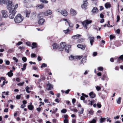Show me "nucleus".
Instances as JSON below:
<instances>
[{"label": "nucleus", "instance_id": "f257e3e1", "mask_svg": "<svg viewBox=\"0 0 123 123\" xmlns=\"http://www.w3.org/2000/svg\"><path fill=\"white\" fill-rule=\"evenodd\" d=\"M24 18L20 14H18L15 17L14 21L16 23H18L23 20Z\"/></svg>", "mask_w": 123, "mask_h": 123}, {"label": "nucleus", "instance_id": "f03ea898", "mask_svg": "<svg viewBox=\"0 0 123 123\" xmlns=\"http://www.w3.org/2000/svg\"><path fill=\"white\" fill-rule=\"evenodd\" d=\"M92 22V21L91 20H87L82 22V25L84 26L85 28L87 29L88 28L87 26L89 24L91 23Z\"/></svg>", "mask_w": 123, "mask_h": 123}, {"label": "nucleus", "instance_id": "7ed1b4c3", "mask_svg": "<svg viewBox=\"0 0 123 123\" xmlns=\"http://www.w3.org/2000/svg\"><path fill=\"white\" fill-rule=\"evenodd\" d=\"M83 57V56L82 55L73 56L71 55L69 57V59L70 60H71L75 59L80 60L81 58H82Z\"/></svg>", "mask_w": 123, "mask_h": 123}, {"label": "nucleus", "instance_id": "20e7f679", "mask_svg": "<svg viewBox=\"0 0 123 123\" xmlns=\"http://www.w3.org/2000/svg\"><path fill=\"white\" fill-rule=\"evenodd\" d=\"M16 12V10H12L11 12L10 13V14L9 16V18L11 19H13Z\"/></svg>", "mask_w": 123, "mask_h": 123}, {"label": "nucleus", "instance_id": "39448f33", "mask_svg": "<svg viewBox=\"0 0 123 123\" xmlns=\"http://www.w3.org/2000/svg\"><path fill=\"white\" fill-rule=\"evenodd\" d=\"M2 17L4 18H7L8 17V12L6 10H3L1 11Z\"/></svg>", "mask_w": 123, "mask_h": 123}, {"label": "nucleus", "instance_id": "423d86ee", "mask_svg": "<svg viewBox=\"0 0 123 123\" xmlns=\"http://www.w3.org/2000/svg\"><path fill=\"white\" fill-rule=\"evenodd\" d=\"M66 45V44L65 42H62L60 44V47L59 48V50L60 51H63V50L64 48H65Z\"/></svg>", "mask_w": 123, "mask_h": 123}, {"label": "nucleus", "instance_id": "0eeeda50", "mask_svg": "<svg viewBox=\"0 0 123 123\" xmlns=\"http://www.w3.org/2000/svg\"><path fill=\"white\" fill-rule=\"evenodd\" d=\"M88 38L90 40V43L91 46L93 45L92 43L94 42V37H92L91 35H88Z\"/></svg>", "mask_w": 123, "mask_h": 123}, {"label": "nucleus", "instance_id": "6e6552de", "mask_svg": "<svg viewBox=\"0 0 123 123\" xmlns=\"http://www.w3.org/2000/svg\"><path fill=\"white\" fill-rule=\"evenodd\" d=\"M70 14L72 16H75L77 13L76 11L74 10L71 8L70 10Z\"/></svg>", "mask_w": 123, "mask_h": 123}, {"label": "nucleus", "instance_id": "1a4fd4ad", "mask_svg": "<svg viewBox=\"0 0 123 123\" xmlns=\"http://www.w3.org/2000/svg\"><path fill=\"white\" fill-rule=\"evenodd\" d=\"M45 12V16H48L49 15H50L52 13V12L51 10L49 9L46 10Z\"/></svg>", "mask_w": 123, "mask_h": 123}, {"label": "nucleus", "instance_id": "9d476101", "mask_svg": "<svg viewBox=\"0 0 123 123\" xmlns=\"http://www.w3.org/2000/svg\"><path fill=\"white\" fill-rule=\"evenodd\" d=\"M61 14L64 16H66L68 14V12H67L65 10H62L60 12Z\"/></svg>", "mask_w": 123, "mask_h": 123}, {"label": "nucleus", "instance_id": "9b49d317", "mask_svg": "<svg viewBox=\"0 0 123 123\" xmlns=\"http://www.w3.org/2000/svg\"><path fill=\"white\" fill-rule=\"evenodd\" d=\"M77 47L78 48H80L82 50H84L85 49V48L86 47V45L85 44L82 45L79 44L77 45Z\"/></svg>", "mask_w": 123, "mask_h": 123}, {"label": "nucleus", "instance_id": "f8f14e48", "mask_svg": "<svg viewBox=\"0 0 123 123\" xmlns=\"http://www.w3.org/2000/svg\"><path fill=\"white\" fill-rule=\"evenodd\" d=\"M7 8L9 10V13H11L12 10H13L12 7L14 6L13 5H7Z\"/></svg>", "mask_w": 123, "mask_h": 123}, {"label": "nucleus", "instance_id": "ddd939ff", "mask_svg": "<svg viewBox=\"0 0 123 123\" xmlns=\"http://www.w3.org/2000/svg\"><path fill=\"white\" fill-rule=\"evenodd\" d=\"M45 20L43 18H40L38 20V23L39 25H42L45 22Z\"/></svg>", "mask_w": 123, "mask_h": 123}, {"label": "nucleus", "instance_id": "4468645a", "mask_svg": "<svg viewBox=\"0 0 123 123\" xmlns=\"http://www.w3.org/2000/svg\"><path fill=\"white\" fill-rule=\"evenodd\" d=\"M70 47L71 46L70 45H66L64 48L65 51L67 53H68L70 49Z\"/></svg>", "mask_w": 123, "mask_h": 123}, {"label": "nucleus", "instance_id": "2eb2a0df", "mask_svg": "<svg viewBox=\"0 0 123 123\" xmlns=\"http://www.w3.org/2000/svg\"><path fill=\"white\" fill-rule=\"evenodd\" d=\"M25 12L26 13V17L28 18L29 17L31 13L30 11L26 10L25 11Z\"/></svg>", "mask_w": 123, "mask_h": 123}, {"label": "nucleus", "instance_id": "dca6fc26", "mask_svg": "<svg viewBox=\"0 0 123 123\" xmlns=\"http://www.w3.org/2000/svg\"><path fill=\"white\" fill-rule=\"evenodd\" d=\"M90 97L92 98H93L96 96L95 94L93 92H92L89 94Z\"/></svg>", "mask_w": 123, "mask_h": 123}, {"label": "nucleus", "instance_id": "f3484780", "mask_svg": "<svg viewBox=\"0 0 123 123\" xmlns=\"http://www.w3.org/2000/svg\"><path fill=\"white\" fill-rule=\"evenodd\" d=\"M98 11L97 8L96 7H94L92 10V12L93 13H97Z\"/></svg>", "mask_w": 123, "mask_h": 123}, {"label": "nucleus", "instance_id": "a211bd4d", "mask_svg": "<svg viewBox=\"0 0 123 123\" xmlns=\"http://www.w3.org/2000/svg\"><path fill=\"white\" fill-rule=\"evenodd\" d=\"M47 86L48 87L47 89L48 90H51L53 88V86L50 83L47 84Z\"/></svg>", "mask_w": 123, "mask_h": 123}, {"label": "nucleus", "instance_id": "6ab92c4d", "mask_svg": "<svg viewBox=\"0 0 123 123\" xmlns=\"http://www.w3.org/2000/svg\"><path fill=\"white\" fill-rule=\"evenodd\" d=\"M44 16H45L44 12H40L38 15V16L39 18H40L41 17H43Z\"/></svg>", "mask_w": 123, "mask_h": 123}, {"label": "nucleus", "instance_id": "aec40b11", "mask_svg": "<svg viewBox=\"0 0 123 123\" xmlns=\"http://www.w3.org/2000/svg\"><path fill=\"white\" fill-rule=\"evenodd\" d=\"M81 35L79 34H77L72 36V38L74 39H76L80 37H81Z\"/></svg>", "mask_w": 123, "mask_h": 123}, {"label": "nucleus", "instance_id": "412c9836", "mask_svg": "<svg viewBox=\"0 0 123 123\" xmlns=\"http://www.w3.org/2000/svg\"><path fill=\"white\" fill-rule=\"evenodd\" d=\"M36 7L38 9H42L44 7V6L42 4H38L37 5Z\"/></svg>", "mask_w": 123, "mask_h": 123}, {"label": "nucleus", "instance_id": "4be33fe9", "mask_svg": "<svg viewBox=\"0 0 123 123\" xmlns=\"http://www.w3.org/2000/svg\"><path fill=\"white\" fill-rule=\"evenodd\" d=\"M87 2H86L83 3V4L81 5V7L83 8H85L86 6L87 5Z\"/></svg>", "mask_w": 123, "mask_h": 123}, {"label": "nucleus", "instance_id": "5701e85b", "mask_svg": "<svg viewBox=\"0 0 123 123\" xmlns=\"http://www.w3.org/2000/svg\"><path fill=\"white\" fill-rule=\"evenodd\" d=\"M52 46L53 49H57L59 47L58 45L56 43H54L53 44Z\"/></svg>", "mask_w": 123, "mask_h": 123}, {"label": "nucleus", "instance_id": "b1692460", "mask_svg": "<svg viewBox=\"0 0 123 123\" xmlns=\"http://www.w3.org/2000/svg\"><path fill=\"white\" fill-rule=\"evenodd\" d=\"M9 77H11L13 75V74L12 73V71L11 70L10 72H9L7 74Z\"/></svg>", "mask_w": 123, "mask_h": 123}, {"label": "nucleus", "instance_id": "393cba45", "mask_svg": "<svg viewBox=\"0 0 123 123\" xmlns=\"http://www.w3.org/2000/svg\"><path fill=\"white\" fill-rule=\"evenodd\" d=\"M105 6L106 8H108L110 7L111 6V5L109 3H107L105 4Z\"/></svg>", "mask_w": 123, "mask_h": 123}, {"label": "nucleus", "instance_id": "a878e982", "mask_svg": "<svg viewBox=\"0 0 123 123\" xmlns=\"http://www.w3.org/2000/svg\"><path fill=\"white\" fill-rule=\"evenodd\" d=\"M32 45L33 46H31L32 47V49H33L36 48L37 46V43H33Z\"/></svg>", "mask_w": 123, "mask_h": 123}, {"label": "nucleus", "instance_id": "bb28decb", "mask_svg": "<svg viewBox=\"0 0 123 123\" xmlns=\"http://www.w3.org/2000/svg\"><path fill=\"white\" fill-rule=\"evenodd\" d=\"M44 101L45 102L48 104L49 105H51V104L50 103V102L49 101V100L48 99H44Z\"/></svg>", "mask_w": 123, "mask_h": 123}, {"label": "nucleus", "instance_id": "cd10ccee", "mask_svg": "<svg viewBox=\"0 0 123 123\" xmlns=\"http://www.w3.org/2000/svg\"><path fill=\"white\" fill-rule=\"evenodd\" d=\"M33 106L31 105H29L28 106V108L30 110H32L33 108Z\"/></svg>", "mask_w": 123, "mask_h": 123}, {"label": "nucleus", "instance_id": "c85d7f7f", "mask_svg": "<svg viewBox=\"0 0 123 123\" xmlns=\"http://www.w3.org/2000/svg\"><path fill=\"white\" fill-rule=\"evenodd\" d=\"M67 23H68L69 25V26L71 28H72L73 27V24L67 21Z\"/></svg>", "mask_w": 123, "mask_h": 123}, {"label": "nucleus", "instance_id": "c756f323", "mask_svg": "<svg viewBox=\"0 0 123 123\" xmlns=\"http://www.w3.org/2000/svg\"><path fill=\"white\" fill-rule=\"evenodd\" d=\"M63 31L65 34H67L69 33L70 32V30L69 29H68L66 30H63Z\"/></svg>", "mask_w": 123, "mask_h": 123}, {"label": "nucleus", "instance_id": "7c9ffc66", "mask_svg": "<svg viewBox=\"0 0 123 123\" xmlns=\"http://www.w3.org/2000/svg\"><path fill=\"white\" fill-rule=\"evenodd\" d=\"M86 58L85 57H84L81 60V62L83 64L84 63H85L86 62Z\"/></svg>", "mask_w": 123, "mask_h": 123}, {"label": "nucleus", "instance_id": "2f4dec72", "mask_svg": "<svg viewBox=\"0 0 123 123\" xmlns=\"http://www.w3.org/2000/svg\"><path fill=\"white\" fill-rule=\"evenodd\" d=\"M121 97H119L118 98L117 100V103L119 104L121 103Z\"/></svg>", "mask_w": 123, "mask_h": 123}, {"label": "nucleus", "instance_id": "473e14b6", "mask_svg": "<svg viewBox=\"0 0 123 123\" xmlns=\"http://www.w3.org/2000/svg\"><path fill=\"white\" fill-rule=\"evenodd\" d=\"M12 1L10 0H8L6 2L7 5H12Z\"/></svg>", "mask_w": 123, "mask_h": 123}, {"label": "nucleus", "instance_id": "72a5a7b5", "mask_svg": "<svg viewBox=\"0 0 123 123\" xmlns=\"http://www.w3.org/2000/svg\"><path fill=\"white\" fill-rule=\"evenodd\" d=\"M40 2L44 3H47L48 2V1L45 0H40Z\"/></svg>", "mask_w": 123, "mask_h": 123}, {"label": "nucleus", "instance_id": "f704fd0d", "mask_svg": "<svg viewBox=\"0 0 123 123\" xmlns=\"http://www.w3.org/2000/svg\"><path fill=\"white\" fill-rule=\"evenodd\" d=\"M103 77H104L105 80H109V78H108L106 74L103 75Z\"/></svg>", "mask_w": 123, "mask_h": 123}, {"label": "nucleus", "instance_id": "c9c22d12", "mask_svg": "<svg viewBox=\"0 0 123 123\" xmlns=\"http://www.w3.org/2000/svg\"><path fill=\"white\" fill-rule=\"evenodd\" d=\"M30 89V88L28 86H27L25 88V89L26 91V92H27L28 93H29L31 91H29L28 90Z\"/></svg>", "mask_w": 123, "mask_h": 123}, {"label": "nucleus", "instance_id": "e433bc0d", "mask_svg": "<svg viewBox=\"0 0 123 123\" xmlns=\"http://www.w3.org/2000/svg\"><path fill=\"white\" fill-rule=\"evenodd\" d=\"M26 65L27 64L26 63L24 64L23 65V67L21 68V69L23 71L24 70H25Z\"/></svg>", "mask_w": 123, "mask_h": 123}, {"label": "nucleus", "instance_id": "4c0bfd02", "mask_svg": "<svg viewBox=\"0 0 123 123\" xmlns=\"http://www.w3.org/2000/svg\"><path fill=\"white\" fill-rule=\"evenodd\" d=\"M83 39L81 38H80L78 40V43H81L83 41Z\"/></svg>", "mask_w": 123, "mask_h": 123}, {"label": "nucleus", "instance_id": "58836bf2", "mask_svg": "<svg viewBox=\"0 0 123 123\" xmlns=\"http://www.w3.org/2000/svg\"><path fill=\"white\" fill-rule=\"evenodd\" d=\"M105 119V118H101L100 119V122L101 123L103 122Z\"/></svg>", "mask_w": 123, "mask_h": 123}, {"label": "nucleus", "instance_id": "ea45409f", "mask_svg": "<svg viewBox=\"0 0 123 123\" xmlns=\"http://www.w3.org/2000/svg\"><path fill=\"white\" fill-rule=\"evenodd\" d=\"M61 112L63 113H65L67 111V110L66 109H63L61 111Z\"/></svg>", "mask_w": 123, "mask_h": 123}, {"label": "nucleus", "instance_id": "a19ab883", "mask_svg": "<svg viewBox=\"0 0 123 123\" xmlns=\"http://www.w3.org/2000/svg\"><path fill=\"white\" fill-rule=\"evenodd\" d=\"M47 66V64L45 63H43L42 64L41 68H42L44 67H46Z\"/></svg>", "mask_w": 123, "mask_h": 123}, {"label": "nucleus", "instance_id": "79ce46f5", "mask_svg": "<svg viewBox=\"0 0 123 123\" xmlns=\"http://www.w3.org/2000/svg\"><path fill=\"white\" fill-rule=\"evenodd\" d=\"M13 60L15 61V62H18V59L15 57H13Z\"/></svg>", "mask_w": 123, "mask_h": 123}, {"label": "nucleus", "instance_id": "37998d69", "mask_svg": "<svg viewBox=\"0 0 123 123\" xmlns=\"http://www.w3.org/2000/svg\"><path fill=\"white\" fill-rule=\"evenodd\" d=\"M84 110V109L83 108H82L81 109V111L79 112H78L80 114H82L83 113Z\"/></svg>", "mask_w": 123, "mask_h": 123}, {"label": "nucleus", "instance_id": "c03bdc74", "mask_svg": "<svg viewBox=\"0 0 123 123\" xmlns=\"http://www.w3.org/2000/svg\"><path fill=\"white\" fill-rule=\"evenodd\" d=\"M24 82H23L22 83H20L18 84L17 85H18L19 86H22L24 84Z\"/></svg>", "mask_w": 123, "mask_h": 123}, {"label": "nucleus", "instance_id": "a18cd8bd", "mask_svg": "<svg viewBox=\"0 0 123 123\" xmlns=\"http://www.w3.org/2000/svg\"><path fill=\"white\" fill-rule=\"evenodd\" d=\"M22 60L24 62H25L27 61L26 58L25 57H24L22 58Z\"/></svg>", "mask_w": 123, "mask_h": 123}, {"label": "nucleus", "instance_id": "49530a36", "mask_svg": "<svg viewBox=\"0 0 123 123\" xmlns=\"http://www.w3.org/2000/svg\"><path fill=\"white\" fill-rule=\"evenodd\" d=\"M98 70L100 71H102L103 70V68L102 67H99L98 68Z\"/></svg>", "mask_w": 123, "mask_h": 123}, {"label": "nucleus", "instance_id": "de8ad7c7", "mask_svg": "<svg viewBox=\"0 0 123 123\" xmlns=\"http://www.w3.org/2000/svg\"><path fill=\"white\" fill-rule=\"evenodd\" d=\"M119 59L122 60L123 61V55L120 56L118 58Z\"/></svg>", "mask_w": 123, "mask_h": 123}, {"label": "nucleus", "instance_id": "09e8293b", "mask_svg": "<svg viewBox=\"0 0 123 123\" xmlns=\"http://www.w3.org/2000/svg\"><path fill=\"white\" fill-rule=\"evenodd\" d=\"M96 89L98 91H99L101 89V88L100 86H97L96 87Z\"/></svg>", "mask_w": 123, "mask_h": 123}, {"label": "nucleus", "instance_id": "8fccbe9b", "mask_svg": "<svg viewBox=\"0 0 123 123\" xmlns=\"http://www.w3.org/2000/svg\"><path fill=\"white\" fill-rule=\"evenodd\" d=\"M5 61L6 62V64L7 65H9L10 64V62L8 60H5Z\"/></svg>", "mask_w": 123, "mask_h": 123}, {"label": "nucleus", "instance_id": "3c124183", "mask_svg": "<svg viewBox=\"0 0 123 123\" xmlns=\"http://www.w3.org/2000/svg\"><path fill=\"white\" fill-rule=\"evenodd\" d=\"M57 110V108H56L55 110H54L52 112V113L54 114L56 112Z\"/></svg>", "mask_w": 123, "mask_h": 123}, {"label": "nucleus", "instance_id": "603ef678", "mask_svg": "<svg viewBox=\"0 0 123 123\" xmlns=\"http://www.w3.org/2000/svg\"><path fill=\"white\" fill-rule=\"evenodd\" d=\"M37 59L39 61H40L42 60V58L39 56H38Z\"/></svg>", "mask_w": 123, "mask_h": 123}, {"label": "nucleus", "instance_id": "864d4df0", "mask_svg": "<svg viewBox=\"0 0 123 123\" xmlns=\"http://www.w3.org/2000/svg\"><path fill=\"white\" fill-rule=\"evenodd\" d=\"M21 96L20 95H18L16 96V98L17 99H19L20 98Z\"/></svg>", "mask_w": 123, "mask_h": 123}, {"label": "nucleus", "instance_id": "5fc2aeb1", "mask_svg": "<svg viewBox=\"0 0 123 123\" xmlns=\"http://www.w3.org/2000/svg\"><path fill=\"white\" fill-rule=\"evenodd\" d=\"M97 105V107L98 108H100L101 107V105L100 104L98 103Z\"/></svg>", "mask_w": 123, "mask_h": 123}, {"label": "nucleus", "instance_id": "6e6d98bb", "mask_svg": "<svg viewBox=\"0 0 123 123\" xmlns=\"http://www.w3.org/2000/svg\"><path fill=\"white\" fill-rule=\"evenodd\" d=\"M31 57L32 58H33L36 56V55L34 53L32 54L31 55Z\"/></svg>", "mask_w": 123, "mask_h": 123}, {"label": "nucleus", "instance_id": "4d7b16f0", "mask_svg": "<svg viewBox=\"0 0 123 123\" xmlns=\"http://www.w3.org/2000/svg\"><path fill=\"white\" fill-rule=\"evenodd\" d=\"M23 43L21 42H18L17 43L16 45H20L22 44Z\"/></svg>", "mask_w": 123, "mask_h": 123}, {"label": "nucleus", "instance_id": "13d9d810", "mask_svg": "<svg viewBox=\"0 0 123 123\" xmlns=\"http://www.w3.org/2000/svg\"><path fill=\"white\" fill-rule=\"evenodd\" d=\"M18 7V4H16L15 7L14 8L13 10H15L17 9Z\"/></svg>", "mask_w": 123, "mask_h": 123}, {"label": "nucleus", "instance_id": "bf43d9fd", "mask_svg": "<svg viewBox=\"0 0 123 123\" xmlns=\"http://www.w3.org/2000/svg\"><path fill=\"white\" fill-rule=\"evenodd\" d=\"M68 121L67 119H65L64 120V123H68Z\"/></svg>", "mask_w": 123, "mask_h": 123}, {"label": "nucleus", "instance_id": "052dcab7", "mask_svg": "<svg viewBox=\"0 0 123 123\" xmlns=\"http://www.w3.org/2000/svg\"><path fill=\"white\" fill-rule=\"evenodd\" d=\"M80 98L81 100H84L85 99V98L83 95Z\"/></svg>", "mask_w": 123, "mask_h": 123}, {"label": "nucleus", "instance_id": "680f3d73", "mask_svg": "<svg viewBox=\"0 0 123 123\" xmlns=\"http://www.w3.org/2000/svg\"><path fill=\"white\" fill-rule=\"evenodd\" d=\"M93 113V111L92 110L90 111L89 112V113L91 115H92Z\"/></svg>", "mask_w": 123, "mask_h": 123}, {"label": "nucleus", "instance_id": "e2e57ef3", "mask_svg": "<svg viewBox=\"0 0 123 123\" xmlns=\"http://www.w3.org/2000/svg\"><path fill=\"white\" fill-rule=\"evenodd\" d=\"M96 122V120L94 119L92 120V121L90 122V123H95Z\"/></svg>", "mask_w": 123, "mask_h": 123}, {"label": "nucleus", "instance_id": "0e129e2a", "mask_svg": "<svg viewBox=\"0 0 123 123\" xmlns=\"http://www.w3.org/2000/svg\"><path fill=\"white\" fill-rule=\"evenodd\" d=\"M117 22H118L120 20V17L119 16H117Z\"/></svg>", "mask_w": 123, "mask_h": 123}, {"label": "nucleus", "instance_id": "69168bd1", "mask_svg": "<svg viewBox=\"0 0 123 123\" xmlns=\"http://www.w3.org/2000/svg\"><path fill=\"white\" fill-rule=\"evenodd\" d=\"M114 36L112 35H111L110 36V37L111 39H112L114 38Z\"/></svg>", "mask_w": 123, "mask_h": 123}, {"label": "nucleus", "instance_id": "338daca9", "mask_svg": "<svg viewBox=\"0 0 123 123\" xmlns=\"http://www.w3.org/2000/svg\"><path fill=\"white\" fill-rule=\"evenodd\" d=\"M26 44L28 46H30L31 43L30 42H27L26 43Z\"/></svg>", "mask_w": 123, "mask_h": 123}, {"label": "nucleus", "instance_id": "774afa93", "mask_svg": "<svg viewBox=\"0 0 123 123\" xmlns=\"http://www.w3.org/2000/svg\"><path fill=\"white\" fill-rule=\"evenodd\" d=\"M26 106V105L25 104H22V105L21 106V107L22 108H24Z\"/></svg>", "mask_w": 123, "mask_h": 123}]
</instances>
